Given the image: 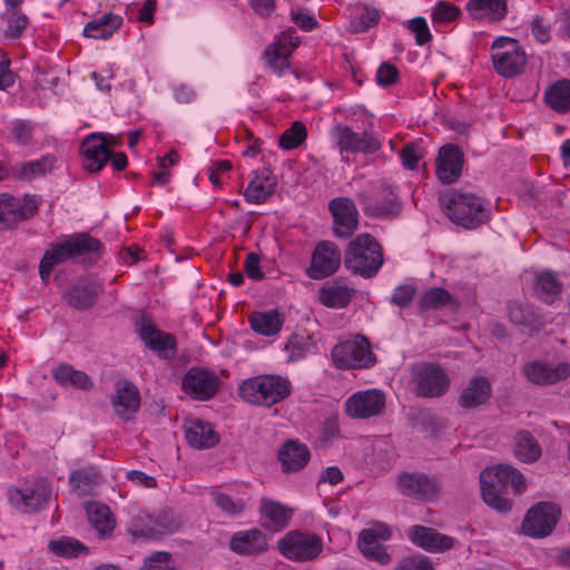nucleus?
<instances>
[{"instance_id":"cd10ccee","label":"nucleus","mask_w":570,"mask_h":570,"mask_svg":"<svg viewBox=\"0 0 570 570\" xmlns=\"http://www.w3.org/2000/svg\"><path fill=\"white\" fill-rule=\"evenodd\" d=\"M266 535L258 529L236 532L229 542V548L237 554L256 556L267 550Z\"/></svg>"},{"instance_id":"f3484780","label":"nucleus","mask_w":570,"mask_h":570,"mask_svg":"<svg viewBox=\"0 0 570 570\" xmlns=\"http://www.w3.org/2000/svg\"><path fill=\"white\" fill-rule=\"evenodd\" d=\"M183 390L195 400L212 399L219 386L218 377L206 370L190 368L183 377Z\"/></svg>"},{"instance_id":"2eb2a0df","label":"nucleus","mask_w":570,"mask_h":570,"mask_svg":"<svg viewBox=\"0 0 570 570\" xmlns=\"http://www.w3.org/2000/svg\"><path fill=\"white\" fill-rule=\"evenodd\" d=\"M341 250L333 242L318 243L313 252L307 275L313 279H322L336 273L341 265Z\"/></svg>"},{"instance_id":"13d9d810","label":"nucleus","mask_w":570,"mask_h":570,"mask_svg":"<svg viewBox=\"0 0 570 570\" xmlns=\"http://www.w3.org/2000/svg\"><path fill=\"white\" fill-rule=\"evenodd\" d=\"M380 14L374 8H365L358 18L350 24L351 30L355 33L364 32L379 22Z\"/></svg>"},{"instance_id":"393cba45","label":"nucleus","mask_w":570,"mask_h":570,"mask_svg":"<svg viewBox=\"0 0 570 570\" xmlns=\"http://www.w3.org/2000/svg\"><path fill=\"white\" fill-rule=\"evenodd\" d=\"M293 510L281 502L263 498L261 500L259 513L262 527L269 531H282L293 517Z\"/></svg>"},{"instance_id":"9d476101","label":"nucleus","mask_w":570,"mask_h":570,"mask_svg":"<svg viewBox=\"0 0 570 570\" xmlns=\"http://www.w3.org/2000/svg\"><path fill=\"white\" fill-rule=\"evenodd\" d=\"M357 200L365 215L372 217L393 218L401 210L394 188L385 184L362 190Z\"/></svg>"},{"instance_id":"3c124183","label":"nucleus","mask_w":570,"mask_h":570,"mask_svg":"<svg viewBox=\"0 0 570 570\" xmlns=\"http://www.w3.org/2000/svg\"><path fill=\"white\" fill-rule=\"evenodd\" d=\"M139 570H177V566L169 552L156 551L145 558Z\"/></svg>"},{"instance_id":"f257e3e1","label":"nucleus","mask_w":570,"mask_h":570,"mask_svg":"<svg viewBox=\"0 0 570 570\" xmlns=\"http://www.w3.org/2000/svg\"><path fill=\"white\" fill-rule=\"evenodd\" d=\"M480 482L484 503L501 513H505L512 508V502L507 498L509 487L517 493H521L525 489L523 475L508 464H499L484 470L480 474Z\"/></svg>"},{"instance_id":"f704fd0d","label":"nucleus","mask_w":570,"mask_h":570,"mask_svg":"<svg viewBox=\"0 0 570 570\" xmlns=\"http://www.w3.org/2000/svg\"><path fill=\"white\" fill-rule=\"evenodd\" d=\"M491 395V384L483 377H475L462 391L459 403L465 409L475 407L485 403Z\"/></svg>"},{"instance_id":"7ed1b4c3","label":"nucleus","mask_w":570,"mask_h":570,"mask_svg":"<svg viewBox=\"0 0 570 570\" xmlns=\"http://www.w3.org/2000/svg\"><path fill=\"white\" fill-rule=\"evenodd\" d=\"M291 394V383L277 375H259L244 381L240 397L250 404L272 406Z\"/></svg>"},{"instance_id":"864d4df0","label":"nucleus","mask_w":570,"mask_h":570,"mask_svg":"<svg viewBox=\"0 0 570 570\" xmlns=\"http://www.w3.org/2000/svg\"><path fill=\"white\" fill-rule=\"evenodd\" d=\"M461 10L459 7L446 1H438L432 10L431 18L434 23L448 24L458 19Z\"/></svg>"},{"instance_id":"603ef678","label":"nucleus","mask_w":570,"mask_h":570,"mask_svg":"<svg viewBox=\"0 0 570 570\" xmlns=\"http://www.w3.org/2000/svg\"><path fill=\"white\" fill-rule=\"evenodd\" d=\"M507 312L509 320L519 326H528L535 321L533 311L519 302H510Z\"/></svg>"},{"instance_id":"338daca9","label":"nucleus","mask_w":570,"mask_h":570,"mask_svg":"<svg viewBox=\"0 0 570 570\" xmlns=\"http://www.w3.org/2000/svg\"><path fill=\"white\" fill-rule=\"evenodd\" d=\"M291 19L296 26H298L304 31H311L318 26V22L315 19V17L304 10L292 9Z\"/></svg>"},{"instance_id":"72a5a7b5","label":"nucleus","mask_w":570,"mask_h":570,"mask_svg":"<svg viewBox=\"0 0 570 570\" xmlns=\"http://www.w3.org/2000/svg\"><path fill=\"white\" fill-rule=\"evenodd\" d=\"M122 24V18L111 12L92 19L83 28V36L92 39H109Z\"/></svg>"},{"instance_id":"6e6d98bb","label":"nucleus","mask_w":570,"mask_h":570,"mask_svg":"<svg viewBox=\"0 0 570 570\" xmlns=\"http://www.w3.org/2000/svg\"><path fill=\"white\" fill-rule=\"evenodd\" d=\"M391 538L390 528L381 522L374 523L372 527L361 531L357 544L380 543Z\"/></svg>"},{"instance_id":"c85d7f7f","label":"nucleus","mask_w":570,"mask_h":570,"mask_svg":"<svg viewBox=\"0 0 570 570\" xmlns=\"http://www.w3.org/2000/svg\"><path fill=\"white\" fill-rule=\"evenodd\" d=\"M185 439L196 449H209L219 442V435L213 425L202 420H191L186 423Z\"/></svg>"},{"instance_id":"f03ea898","label":"nucleus","mask_w":570,"mask_h":570,"mask_svg":"<svg viewBox=\"0 0 570 570\" xmlns=\"http://www.w3.org/2000/svg\"><path fill=\"white\" fill-rule=\"evenodd\" d=\"M345 267L353 274L371 278L383 264V250L380 243L370 234H361L347 245Z\"/></svg>"},{"instance_id":"69168bd1","label":"nucleus","mask_w":570,"mask_h":570,"mask_svg":"<svg viewBox=\"0 0 570 570\" xmlns=\"http://www.w3.org/2000/svg\"><path fill=\"white\" fill-rule=\"evenodd\" d=\"M395 570H433V567L428 557L413 556L404 558Z\"/></svg>"},{"instance_id":"a19ab883","label":"nucleus","mask_w":570,"mask_h":570,"mask_svg":"<svg viewBox=\"0 0 570 570\" xmlns=\"http://www.w3.org/2000/svg\"><path fill=\"white\" fill-rule=\"evenodd\" d=\"M87 515L89 523L100 537H105L112 531L114 520L107 505L89 503L87 505Z\"/></svg>"},{"instance_id":"37998d69","label":"nucleus","mask_w":570,"mask_h":570,"mask_svg":"<svg viewBox=\"0 0 570 570\" xmlns=\"http://www.w3.org/2000/svg\"><path fill=\"white\" fill-rule=\"evenodd\" d=\"M1 19L7 22V29L4 30V37L7 39H18L22 36L23 31L28 26V18L16 9H8Z\"/></svg>"},{"instance_id":"4d7b16f0","label":"nucleus","mask_w":570,"mask_h":570,"mask_svg":"<svg viewBox=\"0 0 570 570\" xmlns=\"http://www.w3.org/2000/svg\"><path fill=\"white\" fill-rule=\"evenodd\" d=\"M55 157L45 156L39 160L28 163L22 166L21 177L24 179H31L36 175H42L50 170L53 166Z\"/></svg>"},{"instance_id":"a211bd4d","label":"nucleus","mask_w":570,"mask_h":570,"mask_svg":"<svg viewBox=\"0 0 570 570\" xmlns=\"http://www.w3.org/2000/svg\"><path fill=\"white\" fill-rule=\"evenodd\" d=\"M385 406V396L377 390L354 393L345 404L346 413L356 419L377 415Z\"/></svg>"},{"instance_id":"9b49d317","label":"nucleus","mask_w":570,"mask_h":570,"mask_svg":"<svg viewBox=\"0 0 570 570\" xmlns=\"http://www.w3.org/2000/svg\"><path fill=\"white\" fill-rule=\"evenodd\" d=\"M279 552L294 561H311L323 551L322 538L315 533L303 531H289L278 540Z\"/></svg>"},{"instance_id":"052dcab7","label":"nucleus","mask_w":570,"mask_h":570,"mask_svg":"<svg viewBox=\"0 0 570 570\" xmlns=\"http://www.w3.org/2000/svg\"><path fill=\"white\" fill-rule=\"evenodd\" d=\"M358 548L366 559L377 561L381 564H387L391 561L386 547L381 543L358 544Z\"/></svg>"},{"instance_id":"2f4dec72","label":"nucleus","mask_w":570,"mask_h":570,"mask_svg":"<svg viewBox=\"0 0 570 570\" xmlns=\"http://www.w3.org/2000/svg\"><path fill=\"white\" fill-rule=\"evenodd\" d=\"M466 10L478 20L500 21L508 13L507 0H469Z\"/></svg>"},{"instance_id":"774afa93","label":"nucleus","mask_w":570,"mask_h":570,"mask_svg":"<svg viewBox=\"0 0 570 570\" xmlns=\"http://www.w3.org/2000/svg\"><path fill=\"white\" fill-rule=\"evenodd\" d=\"M39 207L38 199L36 196H26L23 204L16 200V213L18 216V223L33 216Z\"/></svg>"},{"instance_id":"0e129e2a","label":"nucleus","mask_w":570,"mask_h":570,"mask_svg":"<svg viewBox=\"0 0 570 570\" xmlns=\"http://www.w3.org/2000/svg\"><path fill=\"white\" fill-rule=\"evenodd\" d=\"M399 79V70L395 66L390 62H383L376 72L377 83L381 86H392L396 83Z\"/></svg>"},{"instance_id":"4be33fe9","label":"nucleus","mask_w":570,"mask_h":570,"mask_svg":"<svg viewBox=\"0 0 570 570\" xmlns=\"http://www.w3.org/2000/svg\"><path fill=\"white\" fill-rule=\"evenodd\" d=\"M397 485L404 495L424 501L434 499L439 492L436 480L423 473L401 474L397 479Z\"/></svg>"},{"instance_id":"6e6552de","label":"nucleus","mask_w":570,"mask_h":570,"mask_svg":"<svg viewBox=\"0 0 570 570\" xmlns=\"http://www.w3.org/2000/svg\"><path fill=\"white\" fill-rule=\"evenodd\" d=\"M494 70L504 78H513L523 72L527 55L517 39L500 37L491 47Z\"/></svg>"},{"instance_id":"bb28decb","label":"nucleus","mask_w":570,"mask_h":570,"mask_svg":"<svg viewBox=\"0 0 570 570\" xmlns=\"http://www.w3.org/2000/svg\"><path fill=\"white\" fill-rule=\"evenodd\" d=\"M413 543L431 552L449 550L453 547V538L438 532L433 528L414 525L409 530Z\"/></svg>"},{"instance_id":"412c9836","label":"nucleus","mask_w":570,"mask_h":570,"mask_svg":"<svg viewBox=\"0 0 570 570\" xmlns=\"http://www.w3.org/2000/svg\"><path fill=\"white\" fill-rule=\"evenodd\" d=\"M104 292V284L97 278H88L69 287L63 297L67 303L78 311L91 308L98 296Z\"/></svg>"},{"instance_id":"09e8293b","label":"nucleus","mask_w":570,"mask_h":570,"mask_svg":"<svg viewBox=\"0 0 570 570\" xmlns=\"http://www.w3.org/2000/svg\"><path fill=\"white\" fill-rule=\"evenodd\" d=\"M98 474L92 469H82L75 471L70 475V484L73 490L83 495L89 492L91 487L97 483Z\"/></svg>"},{"instance_id":"58836bf2","label":"nucleus","mask_w":570,"mask_h":570,"mask_svg":"<svg viewBox=\"0 0 570 570\" xmlns=\"http://www.w3.org/2000/svg\"><path fill=\"white\" fill-rule=\"evenodd\" d=\"M316 348V343L312 335L306 332H296L288 338L285 350L288 353L289 362H297L305 358Z\"/></svg>"},{"instance_id":"39448f33","label":"nucleus","mask_w":570,"mask_h":570,"mask_svg":"<svg viewBox=\"0 0 570 570\" xmlns=\"http://www.w3.org/2000/svg\"><path fill=\"white\" fill-rule=\"evenodd\" d=\"M442 204L446 207L448 217L466 229L479 227L489 217L482 199L473 194L454 191L448 199L443 198Z\"/></svg>"},{"instance_id":"49530a36","label":"nucleus","mask_w":570,"mask_h":570,"mask_svg":"<svg viewBox=\"0 0 570 570\" xmlns=\"http://www.w3.org/2000/svg\"><path fill=\"white\" fill-rule=\"evenodd\" d=\"M306 138V127L301 121H295L279 137V146L286 150L297 148Z\"/></svg>"},{"instance_id":"20e7f679","label":"nucleus","mask_w":570,"mask_h":570,"mask_svg":"<svg viewBox=\"0 0 570 570\" xmlns=\"http://www.w3.org/2000/svg\"><path fill=\"white\" fill-rule=\"evenodd\" d=\"M100 247L101 243L86 233L75 235L69 240L57 244L45 253L40 262L39 273L41 279L47 282L56 265L76 256L98 254Z\"/></svg>"},{"instance_id":"0eeeda50","label":"nucleus","mask_w":570,"mask_h":570,"mask_svg":"<svg viewBox=\"0 0 570 570\" xmlns=\"http://www.w3.org/2000/svg\"><path fill=\"white\" fill-rule=\"evenodd\" d=\"M332 361L340 370L368 368L376 363L371 343L364 335L336 344L332 350Z\"/></svg>"},{"instance_id":"b1692460","label":"nucleus","mask_w":570,"mask_h":570,"mask_svg":"<svg viewBox=\"0 0 570 570\" xmlns=\"http://www.w3.org/2000/svg\"><path fill=\"white\" fill-rule=\"evenodd\" d=\"M139 335L145 345L159 356L169 358L176 353V341L171 334L159 331L150 321L142 320Z\"/></svg>"},{"instance_id":"de8ad7c7","label":"nucleus","mask_w":570,"mask_h":570,"mask_svg":"<svg viewBox=\"0 0 570 570\" xmlns=\"http://www.w3.org/2000/svg\"><path fill=\"white\" fill-rule=\"evenodd\" d=\"M17 224L16 198L7 194L0 195V229L12 228Z\"/></svg>"},{"instance_id":"ea45409f","label":"nucleus","mask_w":570,"mask_h":570,"mask_svg":"<svg viewBox=\"0 0 570 570\" xmlns=\"http://www.w3.org/2000/svg\"><path fill=\"white\" fill-rule=\"evenodd\" d=\"M249 323L254 332L265 336L277 334L283 325V321L276 311L253 313L249 317Z\"/></svg>"},{"instance_id":"c03bdc74","label":"nucleus","mask_w":570,"mask_h":570,"mask_svg":"<svg viewBox=\"0 0 570 570\" xmlns=\"http://www.w3.org/2000/svg\"><path fill=\"white\" fill-rule=\"evenodd\" d=\"M49 549L56 556L65 558L78 557L79 554L88 552L87 547L80 541L67 537L50 541Z\"/></svg>"},{"instance_id":"e2e57ef3","label":"nucleus","mask_w":570,"mask_h":570,"mask_svg":"<svg viewBox=\"0 0 570 570\" xmlns=\"http://www.w3.org/2000/svg\"><path fill=\"white\" fill-rule=\"evenodd\" d=\"M400 157H401V160H402V165L406 168V169H415L419 165V161L421 160L422 158V153L420 150V148L411 142V144H406L401 153H400Z\"/></svg>"},{"instance_id":"4468645a","label":"nucleus","mask_w":570,"mask_h":570,"mask_svg":"<svg viewBox=\"0 0 570 570\" xmlns=\"http://www.w3.org/2000/svg\"><path fill=\"white\" fill-rule=\"evenodd\" d=\"M560 509L551 502H540L532 507L522 522V531L532 538H543L552 532L558 519Z\"/></svg>"},{"instance_id":"1a4fd4ad","label":"nucleus","mask_w":570,"mask_h":570,"mask_svg":"<svg viewBox=\"0 0 570 570\" xmlns=\"http://www.w3.org/2000/svg\"><path fill=\"white\" fill-rule=\"evenodd\" d=\"M81 154L83 168L90 173L101 170L108 160L116 170L125 169L128 164L124 153L112 154L109 150L108 142L101 134H91L86 137L81 144Z\"/></svg>"},{"instance_id":"4c0bfd02","label":"nucleus","mask_w":570,"mask_h":570,"mask_svg":"<svg viewBox=\"0 0 570 570\" xmlns=\"http://www.w3.org/2000/svg\"><path fill=\"white\" fill-rule=\"evenodd\" d=\"M547 105L557 112L570 110V80L562 79L550 86L544 94Z\"/></svg>"},{"instance_id":"5fc2aeb1","label":"nucleus","mask_w":570,"mask_h":570,"mask_svg":"<svg viewBox=\"0 0 570 570\" xmlns=\"http://www.w3.org/2000/svg\"><path fill=\"white\" fill-rule=\"evenodd\" d=\"M289 56L291 50H284L282 46L268 47L265 50L267 63L277 73H282L286 68L289 67Z\"/></svg>"},{"instance_id":"c756f323","label":"nucleus","mask_w":570,"mask_h":570,"mask_svg":"<svg viewBox=\"0 0 570 570\" xmlns=\"http://www.w3.org/2000/svg\"><path fill=\"white\" fill-rule=\"evenodd\" d=\"M309 456L308 448L293 440L287 441L277 454L283 471L287 473L302 470L308 463Z\"/></svg>"},{"instance_id":"a878e982","label":"nucleus","mask_w":570,"mask_h":570,"mask_svg":"<svg viewBox=\"0 0 570 570\" xmlns=\"http://www.w3.org/2000/svg\"><path fill=\"white\" fill-rule=\"evenodd\" d=\"M112 405L117 415L128 421L136 413L140 405V395L138 389L127 380L118 381L116 384V395L112 399Z\"/></svg>"},{"instance_id":"7c9ffc66","label":"nucleus","mask_w":570,"mask_h":570,"mask_svg":"<svg viewBox=\"0 0 570 570\" xmlns=\"http://www.w3.org/2000/svg\"><path fill=\"white\" fill-rule=\"evenodd\" d=\"M275 177H272L267 171L255 173L244 191V197L250 204H262L275 193Z\"/></svg>"},{"instance_id":"473e14b6","label":"nucleus","mask_w":570,"mask_h":570,"mask_svg":"<svg viewBox=\"0 0 570 570\" xmlns=\"http://www.w3.org/2000/svg\"><path fill=\"white\" fill-rule=\"evenodd\" d=\"M563 285L558 275L552 271H544L537 275L533 289L535 296L546 304H552L562 292Z\"/></svg>"},{"instance_id":"c9c22d12","label":"nucleus","mask_w":570,"mask_h":570,"mask_svg":"<svg viewBox=\"0 0 570 570\" xmlns=\"http://www.w3.org/2000/svg\"><path fill=\"white\" fill-rule=\"evenodd\" d=\"M52 375L61 386H72L85 391L94 386L91 379L85 372L76 370L69 364L59 365L55 368Z\"/></svg>"},{"instance_id":"423d86ee","label":"nucleus","mask_w":570,"mask_h":570,"mask_svg":"<svg viewBox=\"0 0 570 570\" xmlns=\"http://www.w3.org/2000/svg\"><path fill=\"white\" fill-rule=\"evenodd\" d=\"M410 386L419 397H440L448 392L450 377L439 364L419 363L412 366Z\"/></svg>"},{"instance_id":"dca6fc26","label":"nucleus","mask_w":570,"mask_h":570,"mask_svg":"<svg viewBox=\"0 0 570 570\" xmlns=\"http://www.w3.org/2000/svg\"><path fill=\"white\" fill-rule=\"evenodd\" d=\"M328 208L334 217V234L340 238L352 236L358 225L354 202L347 197H337L330 202Z\"/></svg>"},{"instance_id":"8fccbe9b","label":"nucleus","mask_w":570,"mask_h":570,"mask_svg":"<svg viewBox=\"0 0 570 570\" xmlns=\"http://www.w3.org/2000/svg\"><path fill=\"white\" fill-rule=\"evenodd\" d=\"M213 501L218 509L230 517L239 515L246 509V502L243 499H234L220 492L213 494Z\"/></svg>"},{"instance_id":"79ce46f5","label":"nucleus","mask_w":570,"mask_h":570,"mask_svg":"<svg viewBox=\"0 0 570 570\" xmlns=\"http://www.w3.org/2000/svg\"><path fill=\"white\" fill-rule=\"evenodd\" d=\"M352 298L351 289L342 285L324 286L320 292L323 305L332 308L345 307Z\"/></svg>"},{"instance_id":"e433bc0d","label":"nucleus","mask_w":570,"mask_h":570,"mask_svg":"<svg viewBox=\"0 0 570 570\" xmlns=\"http://www.w3.org/2000/svg\"><path fill=\"white\" fill-rule=\"evenodd\" d=\"M542 450L538 441L529 431H519L514 435V454L525 463L537 461L541 456Z\"/></svg>"},{"instance_id":"aec40b11","label":"nucleus","mask_w":570,"mask_h":570,"mask_svg":"<svg viewBox=\"0 0 570 570\" xmlns=\"http://www.w3.org/2000/svg\"><path fill=\"white\" fill-rule=\"evenodd\" d=\"M464 164V156L461 149L452 144L440 148L436 158V175L443 184L455 183L461 174Z\"/></svg>"},{"instance_id":"bf43d9fd","label":"nucleus","mask_w":570,"mask_h":570,"mask_svg":"<svg viewBox=\"0 0 570 570\" xmlns=\"http://www.w3.org/2000/svg\"><path fill=\"white\" fill-rule=\"evenodd\" d=\"M407 28L412 33H414L415 41L419 46H424L431 41L432 35L424 18L416 17L409 20Z\"/></svg>"},{"instance_id":"5701e85b","label":"nucleus","mask_w":570,"mask_h":570,"mask_svg":"<svg viewBox=\"0 0 570 570\" xmlns=\"http://www.w3.org/2000/svg\"><path fill=\"white\" fill-rule=\"evenodd\" d=\"M51 497V488L47 482L40 481L32 488L14 489L9 492V499L23 512H32L43 508Z\"/></svg>"},{"instance_id":"6ab92c4d","label":"nucleus","mask_w":570,"mask_h":570,"mask_svg":"<svg viewBox=\"0 0 570 570\" xmlns=\"http://www.w3.org/2000/svg\"><path fill=\"white\" fill-rule=\"evenodd\" d=\"M523 374L535 385H552L570 376V365L532 361L523 366Z\"/></svg>"},{"instance_id":"f8f14e48","label":"nucleus","mask_w":570,"mask_h":570,"mask_svg":"<svg viewBox=\"0 0 570 570\" xmlns=\"http://www.w3.org/2000/svg\"><path fill=\"white\" fill-rule=\"evenodd\" d=\"M180 522L173 512L164 510L157 514L140 511L130 522L129 531L136 538L158 539L178 530Z\"/></svg>"},{"instance_id":"ddd939ff","label":"nucleus","mask_w":570,"mask_h":570,"mask_svg":"<svg viewBox=\"0 0 570 570\" xmlns=\"http://www.w3.org/2000/svg\"><path fill=\"white\" fill-rule=\"evenodd\" d=\"M333 138L341 153L374 154L381 149V141L373 131L357 134L347 125L338 124L332 130Z\"/></svg>"},{"instance_id":"680f3d73","label":"nucleus","mask_w":570,"mask_h":570,"mask_svg":"<svg viewBox=\"0 0 570 570\" xmlns=\"http://www.w3.org/2000/svg\"><path fill=\"white\" fill-rule=\"evenodd\" d=\"M416 293V287L412 284H403L394 289L391 302L399 307H406L411 304Z\"/></svg>"},{"instance_id":"a18cd8bd","label":"nucleus","mask_w":570,"mask_h":570,"mask_svg":"<svg viewBox=\"0 0 570 570\" xmlns=\"http://www.w3.org/2000/svg\"><path fill=\"white\" fill-rule=\"evenodd\" d=\"M452 301L451 294L442 287H432L428 289L419 302L421 311L439 309Z\"/></svg>"}]
</instances>
